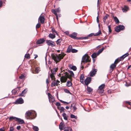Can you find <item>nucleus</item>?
I'll use <instances>...</instances> for the list:
<instances>
[{
  "instance_id": "obj_1",
  "label": "nucleus",
  "mask_w": 131,
  "mask_h": 131,
  "mask_svg": "<svg viewBox=\"0 0 131 131\" xmlns=\"http://www.w3.org/2000/svg\"><path fill=\"white\" fill-rule=\"evenodd\" d=\"M26 115L27 119H32L36 117V114L35 111H29L26 112Z\"/></svg>"
},
{
  "instance_id": "obj_2",
  "label": "nucleus",
  "mask_w": 131,
  "mask_h": 131,
  "mask_svg": "<svg viewBox=\"0 0 131 131\" xmlns=\"http://www.w3.org/2000/svg\"><path fill=\"white\" fill-rule=\"evenodd\" d=\"M64 56V54H59V55H54L52 54L51 55L52 59L54 60L56 63L59 62L61 59L63 58Z\"/></svg>"
},
{
  "instance_id": "obj_3",
  "label": "nucleus",
  "mask_w": 131,
  "mask_h": 131,
  "mask_svg": "<svg viewBox=\"0 0 131 131\" xmlns=\"http://www.w3.org/2000/svg\"><path fill=\"white\" fill-rule=\"evenodd\" d=\"M91 60L90 59V57L88 54H86L83 57L82 62H83L86 63L90 62Z\"/></svg>"
},
{
  "instance_id": "obj_4",
  "label": "nucleus",
  "mask_w": 131,
  "mask_h": 131,
  "mask_svg": "<svg viewBox=\"0 0 131 131\" xmlns=\"http://www.w3.org/2000/svg\"><path fill=\"white\" fill-rule=\"evenodd\" d=\"M46 43L49 46L53 47L55 46V43L53 41L50 40H47L46 41Z\"/></svg>"
},
{
  "instance_id": "obj_5",
  "label": "nucleus",
  "mask_w": 131,
  "mask_h": 131,
  "mask_svg": "<svg viewBox=\"0 0 131 131\" xmlns=\"http://www.w3.org/2000/svg\"><path fill=\"white\" fill-rule=\"evenodd\" d=\"M57 70V68H54L53 70H51V72L52 73L50 74V77L52 80H53L55 79L54 74L55 73Z\"/></svg>"
},
{
  "instance_id": "obj_6",
  "label": "nucleus",
  "mask_w": 131,
  "mask_h": 131,
  "mask_svg": "<svg viewBox=\"0 0 131 131\" xmlns=\"http://www.w3.org/2000/svg\"><path fill=\"white\" fill-rule=\"evenodd\" d=\"M52 12L57 17L58 16L57 13H60V8L59 7L55 9H52Z\"/></svg>"
},
{
  "instance_id": "obj_7",
  "label": "nucleus",
  "mask_w": 131,
  "mask_h": 131,
  "mask_svg": "<svg viewBox=\"0 0 131 131\" xmlns=\"http://www.w3.org/2000/svg\"><path fill=\"white\" fill-rule=\"evenodd\" d=\"M24 102L23 99L21 98H20L16 100L14 103L16 104H22Z\"/></svg>"
},
{
  "instance_id": "obj_8",
  "label": "nucleus",
  "mask_w": 131,
  "mask_h": 131,
  "mask_svg": "<svg viewBox=\"0 0 131 131\" xmlns=\"http://www.w3.org/2000/svg\"><path fill=\"white\" fill-rule=\"evenodd\" d=\"M91 78L90 77H87L85 79L84 81V83L86 85L88 86V84L91 82Z\"/></svg>"
},
{
  "instance_id": "obj_9",
  "label": "nucleus",
  "mask_w": 131,
  "mask_h": 131,
  "mask_svg": "<svg viewBox=\"0 0 131 131\" xmlns=\"http://www.w3.org/2000/svg\"><path fill=\"white\" fill-rule=\"evenodd\" d=\"M48 95L50 102H51V103H53L55 101L53 97L49 93H48ZM52 104H53V103H52Z\"/></svg>"
},
{
  "instance_id": "obj_10",
  "label": "nucleus",
  "mask_w": 131,
  "mask_h": 131,
  "mask_svg": "<svg viewBox=\"0 0 131 131\" xmlns=\"http://www.w3.org/2000/svg\"><path fill=\"white\" fill-rule=\"evenodd\" d=\"M97 71V69H92L90 72V76L91 77H93L96 74Z\"/></svg>"
},
{
  "instance_id": "obj_11",
  "label": "nucleus",
  "mask_w": 131,
  "mask_h": 131,
  "mask_svg": "<svg viewBox=\"0 0 131 131\" xmlns=\"http://www.w3.org/2000/svg\"><path fill=\"white\" fill-rule=\"evenodd\" d=\"M45 41V40L43 38L41 39L38 40L36 43L37 45H39L43 43Z\"/></svg>"
},
{
  "instance_id": "obj_12",
  "label": "nucleus",
  "mask_w": 131,
  "mask_h": 131,
  "mask_svg": "<svg viewBox=\"0 0 131 131\" xmlns=\"http://www.w3.org/2000/svg\"><path fill=\"white\" fill-rule=\"evenodd\" d=\"M38 20H39L41 23L43 24L45 21V18L42 16L41 15L38 19Z\"/></svg>"
},
{
  "instance_id": "obj_13",
  "label": "nucleus",
  "mask_w": 131,
  "mask_h": 131,
  "mask_svg": "<svg viewBox=\"0 0 131 131\" xmlns=\"http://www.w3.org/2000/svg\"><path fill=\"white\" fill-rule=\"evenodd\" d=\"M67 78L64 76H62L60 78V81L62 82H66Z\"/></svg>"
},
{
  "instance_id": "obj_14",
  "label": "nucleus",
  "mask_w": 131,
  "mask_h": 131,
  "mask_svg": "<svg viewBox=\"0 0 131 131\" xmlns=\"http://www.w3.org/2000/svg\"><path fill=\"white\" fill-rule=\"evenodd\" d=\"M77 35V33L74 32L71 35H70V36L71 38L73 39H76Z\"/></svg>"
},
{
  "instance_id": "obj_15",
  "label": "nucleus",
  "mask_w": 131,
  "mask_h": 131,
  "mask_svg": "<svg viewBox=\"0 0 131 131\" xmlns=\"http://www.w3.org/2000/svg\"><path fill=\"white\" fill-rule=\"evenodd\" d=\"M128 9V6H124L122 8V10L123 12H126Z\"/></svg>"
},
{
  "instance_id": "obj_16",
  "label": "nucleus",
  "mask_w": 131,
  "mask_h": 131,
  "mask_svg": "<svg viewBox=\"0 0 131 131\" xmlns=\"http://www.w3.org/2000/svg\"><path fill=\"white\" fill-rule=\"evenodd\" d=\"M16 121H17L20 124H22L24 123V120L19 118H17V119L16 120Z\"/></svg>"
},
{
  "instance_id": "obj_17",
  "label": "nucleus",
  "mask_w": 131,
  "mask_h": 131,
  "mask_svg": "<svg viewBox=\"0 0 131 131\" xmlns=\"http://www.w3.org/2000/svg\"><path fill=\"white\" fill-rule=\"evenodd\" d=\"M27 89H25L24 90H23L21 93L19 94V96H23L24 95L26 94V92H27Z\"/></svg>"
},
{
  "instance_id": "obj_18",
  "label": "nucleus",
  "mask_w": 131,
  "mask_h": 131,
  "mask_svg": "<svg viewBox=\"0 0 131 131\" xmlns=\"http://www.w3.org/2000/svg\"><path fill=\"white\" fill-rule=\"evenodd\" d=\"M84 75L82 74H81L80 77V81L82 84L84 83Z\"/></svg>"
},
{
  "instance_id": "obj_19",
  "label": "nucleus",
  "mask_w": 131,
  "mask_h": 131,
  "mask_svg": "<svg viewBox=\"0 0 131 131\" xmlns=\"http://www.w3.org/2000/svg\"><path fill=\"white\" fill-rule=\"evenodd\" d=\"M64 125L62 122H61L59 125V128L60 130H62L64 128Z\"/></svg>"
},
{
  "instance_id": "obj_20",
  "label": "nucleus",
  "mask_w": 131,
  "mask_h": 131,
  "mask_svg": "<svg viewBox=\"0 0 131 131\" xmlns=\"http://www.w3.org/2000/svg\"><path fill=\"white\" fill-rule=\"evenodd\" d=\"M122 60H123L121 57H120V58H118L115 60L114 62V63L116 65L118 62H119L120 61H121Z\"/></svg>"
},
{
  "instance_id": "obj_21",
  "label": "nucleus",
  "mask_w": 131,
  "mask_h": 131,
  "mask_svg": "<svg viewBox=\"0 0 131 131\" xmlns=\"http://www.w3.org/2000/svg\"><path fill=\"white\" fill-rule=\"evenodd\" d=\"M122 60H123L121 57H120V58H118L115 60L114 62V63L116 65L118 62H119L120 61H121Z\"/></svg>"
},
{
  "instance_id": "obj_22",
  "label": "nucleus",
  "mask_w": 131,
  "mask_h": 131,
  "mask_svg": "<svg viewBox=\"0 0 131 131\" xmlns=\"http://www.w3.org/2000/svg\"><path fill=\"white\" fill-rule=\"evenodd\" d=\"M49 38L51 39H54L55 38L56 36L55 35L54 33L53 34H52L50 33L49 35Z\"/></svg>"
},
{
  "instance_id": "obj_23",
  "label": "nucleus",
  "mask_w": 131,
  "mask_h": 131,
  "mask_svg": "<svg viewBox=\"0 0 131 131\" xmlns=\"http://www.w3.org/2000/svg\"><path fill=\"white\" fill-rule=\"evenodd\" d=\"M72 46L71 45L69 46L67 48V52L68 53H70L71 52L72 49Z\"/></svg>"
},
{
  "instance_id": "obj_24",
  "label": "nucleus",
  "mask_w": 131,
  "mask_h": 131,
  "mask_svg": "<svg viewBox=\"0 0 131 131\" xmlns=\"http://www.w3.org/2000/svg\"><path fill=\"white\" fill-rule=\"evenodd\" d=\"M62 116L63 117V118L66 120H68V116L67 115V114L65 113H63L62 114Z\"/></svg>"
},
{
  "instance_id": "obj_25",
  "label": "nucleus",
  "mask_w": 131,
  "mask_h": 131,
  "mask_svg": "<svg viewBox=\"0 0 131 131\" xmlns=\"http://www.w3.org/2000/svg\"><path fill=\"white\" fill-rule=\"evenodd\" d=\"M129 55V53H127L122 55L121 57L122 60H123L124 58H125L126 57L128 56Z\"/></svg>"
},
{
  "instance_id": "obj_26",
  "label": "nucleus",
  "mask_w": 131,
  "mask_h": 131,
  "mask_svg": "<svg viewBox=\"0 0 131 131\" xmlns=\"http://www.w3.org/2000/svg\"><path fill=\"white\" fill-rule=\"evenodd\" d=\"M56 85L57 86L58 84L57 82H56L55 81H53L51 84V86L52 87H53V86H55Z\"/></svg>"
},
{
  "instance_id": "obj_27",
  "label": "nucleus",
  "mask_w": 131,
  "mask_h": 131,
  "mask_svg": "<svg viewBox=\"0 0 131 131\" xmlns=\"http://www.w3.org/2000/svg\"><path fill=\"white\" fill-rule=\"evenodd\" d=\"M104 49V47L99 49L97 53V55H99L103 51Z\"/></svg>"
},
{
  "instance_id": "obj_28",
  "label": "nucleus",
  "mask_w": 131,
  "mask_h": 131,
  "mask_svg": "<svg viewBox=\"0 0 131 131\" xmlns=\"http://www.w3.org/2000/svg\"><path fill=\"white\" fill-rule=\"evenodd\" d=\"M73 104H71L70 108L72 109L73 108V112H74L76 110L77 108L75 105H73Z\"/></svg>"
},
{
  "instance_id": "obj_29",
  "label": "nucleus",
  "mask_w": 131,
  "mask_h": 131,
  "mask_svg": "<svg viewBox=\"0 0 131 131\" xmlns=\"http://www.w3.org/2000/svg\"><path fill=\"white\" fill-rule=\"evenodd\" d=\"M62 41V39H58L56 41V43L57 45H58L60 46V43Z\"/></svg>"
},
{
  "instance_id": "obj_30",
  "label": "nucleus",
  "mask_w": 131,
  "mask_h": 131,
  "mask_svg": "<svg viewBox=\"0 0 131 131\" xmlns=\"http://www.w3.org/2000/svg\"><path fill=\"white\" fill-rule=\"evenodd\" d=\"M114 21L117 24H118L119 23V21L118 19V18L116 17L113 16Z\"/></svg>"
},
{
  "instance_id": "obj_31",
  "label": "nucleus",
  "mask_w": 131,
  "mask_h": 131,
  "mask_svg": "<svg viewBox=\"0 0 131 131\" xmlns=\"http://www.w3.org/2000/svg\"><path fill=\"white\" fill-rule=\"evenodd\" d=\"M97 53H94L91 55V57L93 58H96L97 56Z\"/></svg>"
},
{
  "instance_id": "obj_32",
  "label": "nucleus",
  "mask_w": 131,
  "mask_h": 131,
  "mask_svg": "<svg viewBox=\"0 0 131 131\" xmlns=\"http://www.w3.org/2000/svg\"><path fill=\"white\" fill-rule=\"evenodd\" d=\"M116 65L114 63L111 65L110 66V68L112 70H113L116 67Z\"/></svg>"
},
{
  "instance_id": "obj_33",
  "label": "nucleus",
  "mask_w": 131,
  "mask_h": 131,
  "mask_svg": "<svg viewBox=\"0 0 131 131\" xmlns=\"http://www.w3.org/2000/svg\"><path fill=\"white\" fill-rule=\"evenodd\" d=\"M64 131H72V128L70 127H68L66 128Z\"/></svg>"
},
{
  "instance_id": "obj_34",
  "label": "nucleus",
  "mask_w": 131,
  "mask_h": 131,
  "mask_svg": "<svg viewBox=\"0 0 131 131\" xmlns=\"http://www.w3.org/2000/svg\"><path fill=\"white\" fill-rule=\"evenodd\" d=\"M109 16V15H108L106 14L104 17L103 18V22L104 23H105L106 19Z\"/></svg>"
},
{
  "instance_id": "obj_35",
  "label": "nucleus",
  "mask_w": 131,
  "mask_h": 131,
  "mask_svg": "<svg viewBox=\"0 0 131 131\" xmlns=\"http://www.w3.org/2000/svg\"><path fill=\"white\" fill-rule=\"evenodd\" d=\"M17 117H15L13 116H10V117L9 119L10 121H11L12 120H14L16 121V120L17 119Z\"/></svg>"
},
{
  "instance_id": "obj_36",
  "label": "nucleus",
  "mask_w": 131,
  "mask_h": 131,
  "mask_svg": "<svg viewBox=\"0 0 131 131\" xmlns=\"http://www.w3.org/2000/svg\"><path fill=\"white\" fill-rule=\"evenodd\" d=\"M40 69L39 67H37L35 68V71L36 73H38L40 71Z\"/></svg>"
},
{
  "instance_id": "obj_37",
  "label": "nucleus",
  "mask_w": 131,
  "mask_h": 131,
  "mask_svg": "<svg viewBox=\"0 0 131 131\" xmlns=\"http://www.w3.org/2000/svg\"><path fill=\"white\" fill-rule=\"evenodd\" d=\"M101 33V31L100 30L97 32L96 33L94 34V36H99Z\"/></svg>"
},
{
  "instance_id": "obj_38",
  "label": "nucleus",
  "mask_w": 131,
  "mask_h": 131,
  "mask_svg": "<svg viewBox=\"0 0 131 131\" xmlns=\"http://www.w3.org/2000/svg\"><path fill=\"white\" fill-rule=\"evenodd\" d=\"M33 129L35 131H38L39 129L38 127L36 126L33 125Z\"/></svg>"
},
{
  "instance_id": "obj_39",
  "label": "nucleus",
  "mask_w": 131,
  "mask_h": 131,
  "mask_svg": "<svg viewBox=\"0 0 131 131\" xmlns=\"http://www.w3.org/2000/svg\"><path fill=\"white\" fill-rule=\"evenodd\" d=\"M105 85L104 84H102L99 87V90L103 89Z\"/></svg>"
},
{
  "instance_id": "obj_40",
  "label": "nucleus",
  "mask_w": 131,
  "mask_h": 131,
  "mask_svg": "<svg viewBox=\"0 0 131 131\" xmlns=\"http://www.w3.org/2000/svg\"><path fill=\"white\" fill-rule=\"evenodd\" d=\"M58 109L59 110H60V112H64V110H65V109L63 107H60V108H59Z\"/></svg>"
},
{
  "instance_id": "obj_41",
  "label": "nucleus",
  "mask_w": 131,
  "mask_h": 131,
  "mask_svg": "<svg viewBox=\"0 0 131 131\" xmlns=\"http://www.w3.org/2000/svg\"><path fill=\"white\" fill-rule=\"evenodd\" d=\"M120 30H123L125 28V27L123 25H120L118 26Z\"/></svg>"
},
{
  "instance_id": "obj_42",
  "label": "nucleus",
  "mask_w": 131,
  "mask_h": 131,
  "mask_svg": "<svg viewBox=\"0 0 131 131\" xmlns=\"http://www.w3.org/2000/svg\"><path fill=\"white\" fill-rule=\"evenodd\" d=\"M87 90L88 92L89 93L91 92L92 91V89L91 88L88 86L87 88Z\"/></svg>"
},
{
  "instance_id": "obj_43",
  "label": "nucleus",
  "mask_w": 131,
  "mask_h": 131,
  "mask_svg": "<svg viewBox=\"0 0 131 131\" xmlns=\"http://www.w3.org/2000/svg\"><path fill=\"white\" fill-rule=\"evenodd\" d=\"M72 85V83L70 81H68L67 82V85L68 87H70Z\"/></svg>"
},
{
  "instance_id": "obj_44",
  "label": "nucleus",
  "mask_w": 131,
  "mask_h": 131,
  "mask_svg": "<svg viewBox=\"0 0 131 131\" xmlns=\"http://www.w3.org/2000/svg\"><path fill=\"white\" fill-rule=\"evenodd\" d=\"M115 30L116 31L118 32L120 31L121 30L119 28V26H117V27L115 29Z\"/></svg>"
},
{
  "instance_id": "obj_45",
  "label": "nucleus",
  "mask_w": 131,
  "mask_h": 131,
  "mask_svg": "<svg viewBox=\"0 0 131 131\" xmlns=\"http://www.w3.org/2000/svg\"><path fill=\"white\" fill-rule=\"evenodd\" d=\"M70 117L71 118H75V119H77V116H75L74 115L71 114L70 115Z\"/></svg>"
},
{
  "instance_id": "obj_46",
  "label": "nucleus",
  "mask_w": 131,
  "mask_h": 131,
  "mask_svg": "<svg viewBox=\"0 0 131 131\" xmlns=\"http://www.w3.org/2000/svg\"><path fill=\"white\" fill-rule=\"evenodd\" d=\"M99 92V94H102L103 93L104 91V90L103 89H101V90H98Z\"/></svg>"
},
{
  "instance_id": "obj_47",
  "label": "nucleus",
  "mask_w": 131,
  "mask_h": 131,
  "mask_svg": "<svg viewBox=\"0 0 131 131\" xmlns=\"http://www.w3.org/2000/svg\"><path fill=\"white\" fill-rule=\"evenodd\" d=\"M25 57L27 59H29L30 58V55L29 53L25 54Z\"/></svg>"
},
{
  "instance_id": "obj_48",
  "label": "nucleus",
  "mask_w": 131,
  "mask_h": 131,
  "mask_svg": "<svg viewBox=\"0 0 131 131\" xmlns=\"http://www.w3.org/2000/svg\"><path fill=\"white\" fill-rule=\"evenodd\" d=\"M69 73L70 74V76L71 77H73L74 74L73 72L71 71H70Z\"/></svg>"
},
{
  "instance_id": "obj_49",
  "label": "nucleus",
  "mask_w": 131,
  "mask_h": 131,
  "mask_svg": "<svg viewBox=\"0 0 131 131\" xmlns=\"http://www.w3.org/2000/svg\"><path fill=\"white\" fill-rule=\"evenodd\" d=\"M71 69H72L74 71H75L76 70L77 68L75 66H73L71 68Z\"/></svg>"
},
{
  "instance_id": "obj_50",
  "label": "nucleus",
  "mask_w": 131,
  "mask_h": 131,
  "mask_svg": "<svg viewBox=\"0 0 131 131\" xmlns=\"http://www.w3.org/2000/svg\"><path fill=\"white\" fill-rule=\"evenodd\" d=\"M108 27L109 31V34L111 32L112 30L111 29V27L110 25L108 26Z\"/></svg>"
},
{
  "instance_id": "obj_51",
  "label": "nucleus",
  "mask_w": 131,
  "mask_h": 131,
  "mask_svg": "<svg viewBox=\"0 0 131 131\" xmlns=\"http://www.w3.org/2000/svg\"><path fill=\"white\" fill-rule=\"evenodd\" d=\"M77 51H78L77 50L75 49H72L71 52L72 53H74L77 52Z\"/></svg>"
},
{
  "instance_id": "obj_52",
  "label": "nucleus",
  "mask_w": 131,
  "mask_h": 131,
  "mask_svg": "<svg viewBox=\"0 0 131 131\" xmlns=\"http://www.w3.org/2000/svg\"><path fill=\"white\" fill-rule=\"evenodd\" d=\"M25 76L23 74H21V75L19 77V78L21 79H24L25 77Z\"/></svg>"
},
{
  "instance_id": "obj_53",
  "label": "nucleus",
  "mask_w": 131,
  "mask_h": 131,
  "mask_svg": "<svg viewBox=\"0 0 131 131\" xmlns=\"http://www.w3.org/2000/svg\"><path fill=\"white\" fill-rule=\"evenodd\" d=\"M40 26L41 25L39 23H38L36 25V28H39Z\"/></svg>"
},
{
  "instance_id": "obj_54",
  "label": "nucleus",
  "mask_w": 131,
  "mask_h": 131,
  "mask_svg": "<svg viewBox=\"0 0 131 131\" xmlns=\"http://www.w3.org/2000/svg\"><path fill=\"white\" fill-rule=\"evenodd\" d=\"M64 91L66 93H69L70 94H71V93L67 89H65Z\"/></svg>"
},
{
  "instance_id": "obj_55",
  "label": "nucleus",
  "mask_w": 131,
  "mask_h": 131,
  "mask_svg": "<svg viewBox=\"0 0 131 131\" xmlns=\"http://www.w3.org/2000/svg\"><path fill=\"white\" fill-rule=\"evenodd\" d=\"M52 32L54 34V33H55L56 34H57L56 31L53 28H52L51 29Z\"/></svg>"
},
{
  "instance_id": "obj_56",
  "label": "nucleus",
  "mask_w": 131,
  "mask_h": 131,
  "mask_svg": "<svg viewBox=\"0 0 131 131\" xmlns=\"http://www.w3.org/2000/svg\"><path fill=\"white\" fill-rule=\"evenodd\" d=\"M94 34L93 33H91V34H89L88 36L89 37H92L93 35L94 36Z\"/></svg>"
},
{
  "instance_id": "obj_57",
  "label": "nucleus",
  "mask_w": 131,
  "mask_h": 131,
  "mask_svg": "<svg viewBox=\"0 0 131 131\" xmlns=\"http://www.w3.org/2000/svg\"><path fill=\"white\" fill-rule=\"evenodd\" d=\"M14 129L13 127H12L10 128V131H13Z\"/></svg>"
},
{
  "instance_id": "obj_58",
  "label": "nucleus",
  "mask_w": 131,
  "mask_h": 131,
  "mask_svg": "<svg viewBox=\"0 0 131 131\" xmlns=\"http://www.w3.org/2000/svg\"><path fill=\"white\" fill-rule=\"evenodd\" d=\"M56 104L57 106H60L61 105L60 104L59 102H57Z\"/></svg>"
},
{
  "instance_id": "obj_59",
  "label": "nucleus",
  "mask_w": 131,
  "mask_h": 131,
  "mask_svg": "<svg viewBox=\"0 0 131 131\" xmlns=\"http://www.w3.org/2000/svg\"><path fill=\"white\" fill-rule=\"evenodd\" d=\"M126 103L127 104L130 105H131V102H128L127 101H125Z\"/></svg>"
},
{
  "instance_id": "obj_60",
  "label": "nucleus",
  "mask_w": 131,
  "mask_h": 131,
  "mask_svg": "<svg viewBox=\"0 0 131 131\" xmlns=\"http://www.w3.org/2000/svg\"><path fill=\"white\" fill-rule=\"evenodd\" d=\"M89 37L88 36L83 37L82 38V39H87Z\"/></svg>"
},
{
  "instance_id": "obj_61",
  "label": "nucleus",
  "mask_w": 131,
  "mask_h": 131,
  "mask_svg": "<svg viewBox=\"0 0 131 131\" xmlns=\"http://www.w3.org/2000/svg\"><path fill=\"white\" fill-rule=\"evenodd\" d=\"M21 128L20 126H18L16 128L18 130H19Z\"/></svg>"
},
{
  "instance_id": "obj_62",
  "label": "nucleus",
  "mask_w": 131,
  "mask_h": 131,
  "mask_svg": "<svg viewBox=\"0 0 131 131\" xmlns=\"http://www.w3.org/2000/svg\"><path fill=\"white\" fill-rule=\"evenodd\" d=\"M69 32L68 31H67L65 32V33L67 35H68L69 34Z\"/></svg>"
},
{
  "instance_id": "obj_63",
  "label": "nucleus",
  "mask_w": 131,
  "mask_h": 131,
  "mask_svg": "<svg viewBox=\"0 0 131 131\" xmlns=\"http://www.w3.org/2000/svg\"><path fill=\"white\" fill-rule=\"evenodd\" d=\"M2 5V3L1 1H0V7Z\"/></svg>"
},
{
  "instance_id": "obj_64",
  "label": "nucleus",
  "mask_w": 131,
  "mask_h": 131,
  "mask_svg": "<svg viewBox=\"0 0 131 131\" xmlns=\"http://www.w3.org/2000/svg\"><path fill=\"white\" fill-rule=\"evenodd\" d=\"M46 83L47 84V85H48V84L49 83V82L48 80V79H46Z\"/></svg>"
}]
</instances>
